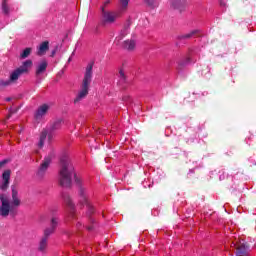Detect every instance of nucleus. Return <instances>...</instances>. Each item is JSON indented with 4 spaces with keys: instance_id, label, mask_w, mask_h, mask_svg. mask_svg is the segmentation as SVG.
<instances>
[{
    "instance_id": "1",
    "label": "nucleus",
    "mask_w": 256,
    "mask_h": 256,
    "mask_svg": "<svg viewBox=\"0 0 256 256\" xmlns=\"http://www.w3.org/2000/svg\"><path fill=\"white\" fill-rule=\"evenodd\" d=\"M61 163V169L59 172V181L60 185L62 187H71V183L74 181L77 183V185H80L79 188V197H80V203L82 205H86L88 209H91V203L89 202V193L87 192V189L83 186H81V183H83V179L77 176L75 174V168L73 167V163H71V159L69 156L65 155L60 160Z\"/></svg>"
},
{
    "instance_id": "2",
    "label": "nucleus",
    "mask_w": 256,
    "mask_h": 256,
    "mask_svg": "<svg viewBox=\"0 0 256 256\" xmlns=\"http://www.w3.org/2000/svg\"><path fill=\"white\" fill-rule=\"evenodd\" d=\"M12 200L9 198V194H0V215L1 217H9L15 213V208L21 205V198L19 197V186L12 185Z\"/></svg>"
},
{
    "instance_id": "3",
    "label": "nucleus",
    "mask_w": 256,
    "mask_h": 256,
    "mask_svg": "<svg viewBox=\"0 0 256 256\" xmlns=\"http://www.w3.org/2000/svg\"><path fill=\"white\" fill-rule=\"evenodd\" d=\"M119 9L118 11H109L105 7H101L102 11V23L104 25H113L119 19L122 13L127 11L129 7V0H119Z\"/></svg>"
},
{
    "instance_id": "4",
    "label": "nucleus",
    "mask_w": 256,
    "mask_h": 256,
    "mask_svg": "<svg viewBox=\"0 0 256 256\" xmlns=\"http://www.w3.org/2000/svg\"><path fill=\"white\" fill-rule=\"evenodd\" d=\"M93 80V63H89L86 67L84 79L81 85L80 90L78 91L75 99L74 104L81 103L87 95H89V85H91V81Z\"/></svg>"
},
{
    "instance_id": "5",
    "label": "nucleus",
    "mask_w": 256,
    "mask_h": 256,
    "mask_svg": "<svg viewBox=\"0 0 256 256\" xmlns=\"http://www.w3.org/2000/svg\"><path fill=\"white\" fill-rule=\"evenodd\" d=\"M61 129V120H56L50 127L44 129L39 138L38 147L43 149L45 143H51V139L55 136V131Z\"/></svg>"
},
{
    "instance_id": "6",
    "label": "nucleus",
    "mask_w": 256,
    "mask_h": 256,
    "mask_svg": "<svg viewBox=\"0 0 256 256\" xmlns=\"http://www.w3.org/2000/svg\"><path fill=\"white\" fill-rule=\"evenodd\" d=\"M231 248L236 249V254L239 256H249V246L245 244V240L232 241Z\"/></svg>"
},
{
    "instance_id": "7",
    "label": "nucleus",
    "mask_w": 256,
    "mask_h": 256,
    "mask_svg": "<svg viewBox=\"0 0 256 256\" xmlns=\"http://www.w3.org/2000/svg\"><path fill=\"white\" fill-rule=\"evenodd\" d=\"M53 159V156L49 155L44 158L42 164L40 165L38 172H37V177L39 179H43L45 175H47V170L49 169V165H51V161Z\"/></svg>"
},
{
    "instance_id": "8",
    "label": "nucleus",
    "mask_w": 256,
    "mask_h": 256,
    "mask_svg": "<svg viewBox=\"0 0 256 256\" xmlns=\"http://www.w3.org/2000/svg\"><path fill=\"white\" fill-rule=\"evenodd\" d=\"M49 109H51V106L49 104L40 105L34 114V119L36 121H41L45 119V116L47 115V113H49Z\"/></svg>"
},
{
    "instance_id": "9",
    "label": "nucleus",
    "mask_w": 256,
    "mask_h": 256,
    "mask_svg": "<svg viewBox=\"0 0 256 256\" xmlns=\"http://www.w3.org/2000/svg\"><path fill=\"white\" fill-rule=\"evenodd\" d=\"M23 75L20 70L17 68L10 74V78L8 80H0V87H9L12 83H15Z\"/></svg>"
},
{
    "instance_id": "10",
    "label": "nucleus",
    "mask_w": 256,
    "mask_h": 256,
    "mask_svg": "<svg viewBox=\"0 0 256 256\" xmlns=\"http://www.w3.org/2000/svg\"><path fill=\"white\" fill-rule=\"evenodd\" d=\"M48 65L47 60H43L36 66V79H43V74L47 71Z\"/></svg>"
},
{
    "instance_id": "11",
    "label": "nucleus",
    "mask_w": 256,
    "mask_h": 256,
    "mask_svg": "<svg viewBox=\"0 0 256 256\" xmlns=\"http://www.w3.org/2000/svg\"><path fill=\"white\" fill-rule=\"evenodd\" d=\"M57 225H59V220L57 218H52L50 227L44 230V237L49 239L53 233H55V229H57Z\"/></svg>"
},
{
    "instance_id": "12",
    "label": "nucleus",
    "mask_w": 256,
    "mask_h": 256,
    "mask_svg": "<svg viewBox=\"0 0 256 256\" xmlns=\"http://www.w3.org/2000/svg\"><path fill=\"white\" fill-rule=\"evenodd\" d=\"M10 179H11V170L4 171L3 174H2L3 183L1 185V189L3 191H5V189H7V187H9V180Z\"/></svg>"
},
{
    "instance_id": "13",
    "label": "nucleus",
    "mask_w": 256,
    "mask_h": 256,
    "mask_svg": "<svg viewBox=\"0 0 256 256\" xmlns=\"http://www.w3.org/2000/svg\"><path fill=\"white\" fill-rule=\"evenodd\" d=\"M31 67H33V61L31 60H26L25 62H23V64L17 68L19 70V72L23 75V73H29V69H31Z\"/></svg>"
},
{
    "instance_id": "14",
    "label": "nucleus",
    "mask_w": 256,
    "mask_h": 256,
    "mask_svg": "<svg viewBox=\"0 0 256 256\" xmlns=\"http://www.w3.org/2000/svg\"><path fill=\"white\" fill-rule=\"evenodd\" d=\"M137 43L135 42V40L130 39V40H126L123 42L122 47L123 49H126L127 51H133V49H135Z\"/></svg>"
},
{
    "instance_id": "15",
    "label": "nucleus",
    "mask_w": 256,
    "mask_h": 256,
    "mask_svg": "<svg viewBox=\"0 0 256 256\" xmlns=\"http://www.w3.org/2000/svg\"><path fill=\"white\" fill-rule=\"evenodd\" d=\"M47 51H49V42L45 41L39 45L37 54L41 57L45 55Z\"/></svg>"
},
{
    "instance_id": "16",
    "label": "nucleus",
    "mask_w": 256,
    "mask_h": 256,
    "mask_svg": "<svg viewBox=\"0 0 256 256\" xmlns=\"http://www.w3.org/2000/svg\"><path fill=\"white\" fill-rule=\"evenodd\" d=\"M65 202L67 204V207L70 209L68 217H75V205H73L71 198H65Z\"/></svg>"
},
{
    "instance_id": "17",
    "label": "nucleus",
    "mask_w": 256,
    "mask_h": 256,
    "mask_svg": "<svg viewBox=\"0 0 256 256\" xmlns=\"http://www.w3.org/2000/svg\"><path fill=\"white\" fill-rule=\"evenodd\" d=\"M197 61L193 56H187L184 60L179 62V65L183 67L184 65H189L191 63H195Z\"/></svg>"
},
{
    "instance_id": "18",
    "label": "nucleus",
    "mask_w": 256,
    "mask_h": 256,
    "mask_svg": "<svg viewBox=\"0 0 256 256\" xmlns=\"http://www.w3.org/2000/svg\"><path fill=\"white\" fill-rule=\"evenodd\" d=\"M49 238L43 236L41 241H40V244H39V251H45L47 249V240Z\"/></svg>"
},
{
    "instance_id": "19",
    "label": "nucleus",
    "mask_w": 256,
    "mask_h": 256,
    "mask_svg": "<svg viewBox=\"0 0 256 256\" xmlns=\"http://www.w3.org/2000/svg\"><path fill=\"white\" fill-rule=\"evenodd\" d=\"M181 5H183L181 0H170V6L173 7V9H181Z\"/></svg>"
},
{
    "instance_id": "20",
    "label": "nucleus",
    "mask_w": 256,
    "mask_h": 256,
    "mask_svg": "<svg viewBox=\"0 0 256 256\" xmlns=\"http://www.w3.org/2000/svg\"><path fill=\"white\" fill-rule=\"evenodd\" d=\"M30 55H31V48H26L21 53L20 57L21 59H27V57H29Z\"/></svg>"
},
{
    "instance_id": "21",
    "label": "nucleus",
    "mask_w": 256,
    "mask_h": 256,
    "mask_svg": "<svg viewBox=\"0 0 256 256\" xmlns=\"http://www.w3.org/2000/svg\"><path fill=\"white\" fill-rule=\"evenodd\" d=\"M127 33H129V29L125 28L124 30H122L120 32L118 37H116V41H121V39H123V37H125V35H127Z\"/></svg>"
},
{
    "instance_id": "22",
    "label": "nucleus",
    "mask_w": 256,
    "mask_h": 256,
    "mask_svg": "<svg viewBox=\"0 0 256 256\" xmlns=\"http://www.w3.org/2000/svg\"><path fill=\"white\" fill-rule=\"evenodd\" d=\"M2 10H3V13H5V15H9V13H11V8H9V6L7 5V3H3L2 4Z\"/></svg>"
},
{
    "instance_id": "23",
    "label": "nucleus",
    "mask_w": 256,
    "mask_h": 256,
    "mask_svg": "<svg viewBox=\"0 0 256 256\" xmlns=\"http://www.w3.org/2000/svg\"><path fill=\"white\" fill-rule=\"evenodd\" d=\"M119 77L121 81H125V72L123 70L119 71Z\"/></svg>"
},
{
    "instance_id": "24",
    "label": "nucleus",
    "mask_w": 256,
    "mask_h": 256,
    "mask_svg": "<svg viewBox=\"0 0 256 256\" xmlns=\"http://www.w3.org/2000/svg\"><path fill=\"white\" fill-rule=\"evenodd\" d=\"M5 165H7V160H3L0 162V167H4Z\"/></svg>"
},
{
    "instance_id": "25",
    "label": "nucleus",
    "mask_w": 256,
    "mask_h": 256,
    "mask_svg": "<svg viewBox=\"0 0 256 256\" xmlns=\"http://www.w3.org/2000/svg\"><path fill=\"white\" fill-rule=\"evenodd\" d=\"M109 3H111V0H106L102 7H104V9H105V7H107V5H109Z\"/></svg>"
},
{
    "instance_id": "26",
    "label": "nucleus",
    "mask_w": 256,
    "mask_h": 256,
    "mask_svg": "<svg viewBox=\"0 0 256 256\" xmlns=\"http://www.w3.org/2000/svg\"><path fill=\"white\" fill-rule=\"evenodd\" d=\"M55 53H57V50H53V51H52L51 57H54V56H55Z\"/></svg>"
},
{
    "instance_id": "27",
    "label": "nucleus",
    "mask_w": 256,
    "mask_h": 256,
    "mask_svg": "<svg viewBox=\"0 0 256 256\" xmlns=\"http://www.w3.org/2000/svg\"><path fill=\"white\" fill-rule=\"evenodd\" d=\"M220 5H221L222 7H224V6H225V3H224V1H223V0H221V1H220Z\"/></svg>"
},
{
    "instance_id": "28",
    "label": "nucleus",
    "mask_w": 256,
    "mask_h": 256,
    "mask_svg": "<svg viewBox=\"0 0 256 256\" xmlns=\"http://www.w3.org/2000/svg\"><path fill=\"white\" fill-rule=\"evenodd\" d=\"M194 32H192L191 34H187L186 37L189 38L191 37V35H193Z\"/></svg>"
},
{
    "instance_id": "29",
    "label": "nucleus",
    "mask_w": 256,
    "mask_h": 256,
    "mask_svg": "<svg viewBox=\"0 0 256 256\" xmlns=\"http://www.w3.org/2000/svg\"><path fill=\"white\" fill-rule=\"evenodd\" d=\"M87 229H88V231H91L93 229V227H88Z\"/></svg>"
},
{
    "instance_id": "30",
    "label": "nucleus",
    "mask_w": 256,
    "mask_h": 256,
    "mask_svg": "<svg viewBox=\"0 0 256 256\" xmlns=\"http://www.w3.org/2000/svg\"><path fill=\"white\" fill-rule=\"evenodd\" d=\"M6 101H11V98H7Z\"/></svg>"
},
{
    "instance_id": "31",
    "label": "nucleus",
    "mask_w": 256,
    "mask_h": 256,
    "mask_svg": "<svg viewBox=\"0 0 256 256\" xmlns=\"http://www.w3.org/2000/svg\"><path fill=\"white\" fill-rule=\"evenodd\" d=\"M11 117V115H9L8 117H7V119H9Z\"/></svg>"
}]
</instances>
